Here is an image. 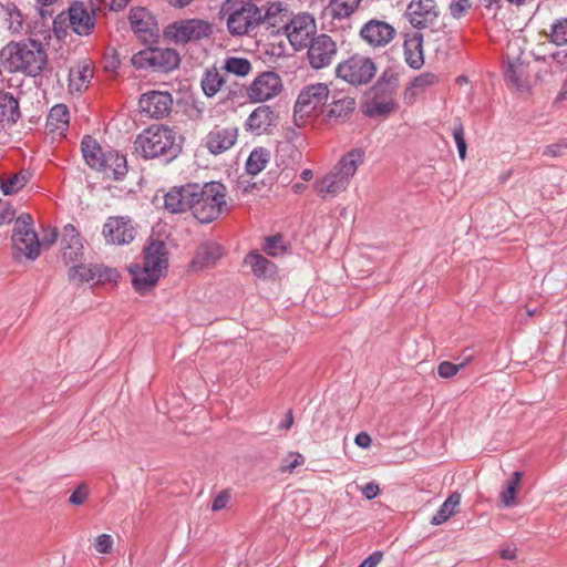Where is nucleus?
Instances as JSON below:
<instances>
[{
	"mask_svg": "<svg viewBox=\"0 0 567 567\" xmlns=\"http://www.w3.org/2000/svg\"><path fill=\"white\" fill-rule=\"evenodd\" d=\"M1 59L8 72L22 73L31 78L40 75L48 63L44 47L33 39L8 43L1 50Z\"/></svg>",
	"mask_w": 567,
	"mask_h": 567,
	"instance_id": "f257e3e1",
	"label": "nucleus"
},
{
	"mask_svg": "<svg viewBox=\"0 0 567 567\" xmlns=\"http://www.w3.org/2000/svg\"><path fill=\"white\" fill-rule=\"evenodd\" d=\"M135 153L145 159L163 158L169 163L182 152L175 131L165 125H151L134 140Z\"/></svg>",
	"mask_w": 567,
	"mask_h": 567,
	"instance_id": "f03ea898",
	"label": "nucleus"
},
{
	"mask_svg": "<svg viewBox=\"0 0 567 567\" xmlns=\"http://www.w3.org/2000/svg\"><path fill=\"white\" fill-rule=\"evenodd\" d=\"M365 153L362 148H352L340 157L333 168L315 183V190L323 198H333L344 192L358 167L363 164Z\"/></svg>",
	"mask_w": 567,
	"mask_h": 567,
	"instance_id": "7ed1b4c3",
	"label": "nucleus"
},
{
	"mask_svg": "<svg viewBox=\"0 0 567 567\" xmlns=\"http://www.w3.org/2000/svg\"><path fill=\"white\" fill-rule=\"evenodd\" d=\"M192 214L200 224H209L227 209L226 187L220 182L193 183Z\"/></svg>",
	"mask_w": 567,
	"mask_h": 567,
	"instance_id": "20e7f679",
	"label": "nucleus"
},
{
	"mask_svg": "<svg viewBox=\"0 0 567 567\" xmlns=\"http://www.w3.org/2000/svg\"><path fill=\"white\" fill-rule=\"evenodd\" d=\"M221 12L227 14V30L234 37L248 35L259 27L260 8L255 2L239 3L226 0Z\"/></svg>",
	"mask_w": 567,
	"mask_h": 567,
	"instance_id": "39448f33",
	"label": "nucleus"
},
{
	"mask_svg": "<svg viewBox=\"0 0 567 567\" xmlns=\"http://www.w3.org/2000/svg\"><path fill=\"white\" fill-rule=\"evenodd\" d=\"M131 61L138 70L169 73L179 66L181 58L174 49L155 47L138 51Z\"/></svg>",
	"mask_w": 567,
	"mask_h": 567,
	"instance_id": "423d86ee",
	"label": "nucleus"
},
{
	"mask_svg": "<svg viewBox=\"0 0 567 567\" xmlns=\"http://www.w3.org/2000/svg\"><path fill=\"white\" fill-rule=\"evenodd\" d=\"M12 247L14 258L24 256L34 260L40 255V240L33 229V218L30 214H21L14 221L12 229Z\"/></svg>",
	"mask_w": 567,
	"mask_h": 567,
	"instance_id": "0eeeda50",
	"label": "nucleus"
},
{
	"mask_svg": "<svg viewBox=\"0 0 567 567\" xmlns=\"http://www.w3.org/2000/svg\"><path fill=\"white\" fill-rule=\"evenodd\" d=\"M375 71L372 59L360 54L348 58L336 68L337 76L352 85L368 84L375 75Z\"/></svg>",
	"mask_w": 567,
	"mask_h": 567,
	"instance_id": "6e6552de",
	"label": "nucleus"
},
{
	"mask_svg": "<svg viewBox=\"0 0 567 567\" xmlns=\"http://www.w3.org/2000/svg\"><path fill=\"white\" fill-rule=\"evenodd\" d=\"M164 33L175 43L186 44L209 38L213 33V27L202 19H187L168 24Z\"/></svg>",
	"mask_w": 567,
	"mask_h": 567,
	"instance_id": "1a4fd4ad",
	"label": "nucleus"
},
{
	"mask_svg": "<svg viewBox=\"0 0 567 567\" xmlns=\"http://www.w3.org/2000/svg\"><path fill=\"white\" fill-rule=\"evenodd\" d=\"M137 234L133 219L128 216H110L103 225L102 235L109 245L131 244Z\"/></svg>",
	"mask_w": 567,
	"mask_h": 567,
	"instance_id": "9d476101",
	"label": "nucleus"
},
{
	"mask_svg": "<svg viewBox=\"0 0 567 567\" xmlns=\"http://www.w3.org/2000/svg\"><path fill=\"white\" fill-rule=\"evenodd\" d=\"M307 47L309 64L316 70L329 66L337 55L336 42L324 33L312 37Z\"/></svg>",
	"mask_w": 567,
	"mask_h": 567,
	"instance_id": "9b49d317",
	"label": "nucleus"
},
{
	"mask_svg": "<svg viewBox=\"0 0 567 567\" xmlns=\"http://www.w3.org/2000/svg\"><path fill=\"white\" fill-rule=\"evenodd\" d=\"M173 106V97L166 91H148L141 95L138 100V107L142 115L148 118H164L166 117Z\"/></svg>",
	"mask_w": 567,
	"mask_h": 567,
	"instance_id": "f8f14e48",
	"label": "nucleus"
},
{
	"mask_svg": "<svg viewBox=\"0 0 567 567\" xmlns=\"http://www.w3.org/2000/svg\"><path fill=\"white\" fill-rule=\"evenodd\" d=\"M329 87L324 83H315L305 86L295 103V113L306 115L322 109L329 99Z\"/></svg>",
	"mask_w": 567,
	"mask_h": 567,
	"instance_id": "ddd939ff",
	"label": "nucleus"
},
{
	"mask_svg": "<svg viewBox=\"0 0 567 567\" xmlns=\"http://www.w3.org/2000/svg\"><path fill=\"white\" fill-rule=\"evenodd\" d=\"M360 38L371 48H384L396 35L393 25L386 21L371 19L367 21L360 29Z\"/></svg>",
	"mask_w": 567,
	"mask_h": 567,
	"instance_id": "4468645a",
	"label": "nucleus"
},
{
	"mask_svg": "<svg viewBox=\"0 0 567 567\" xmlns=\"http://www.w3.org/2000/svg\"><path fill=\"white\" fill-rule=\"evenodd\" d=\"M282 82L274 71L260 73L248 89V97L254 102H266L280 93Z\"/></svg>",
	"mask_w": 567,
	"mask_h": 567,
	"instance_id": "2eb2a0df",
	"label": "nucleus"
},
{
	"mask_svg": "<svg viewBox=\"0 0 567 567\" xmlns=\"http://www.w3.org/2000/svg\"><path fill=\"white\" fill-rule=\"evenodd\" d=\"M315 31V19L309 13L297 14L285 25V33L296 48L307 47Z\"/></svg>",
	"mask_w": 567,
	"mask_h": 567,
	"instance_id": "dca6fc26",
	"label": "nucleus"
},
{
	"mask_svg": "<svg viewBox=\"0 0 567 567\" xmlns=\"http://www.w3.org/2000/svg\"><path fill=\"white\" fill-rule=\"evenodd\" d=\"M405 17L416 29H424L433 24L439 17L435 0H411L408 4Z\"/></svg>",
	"mask_w": 567,
	"mask_h": 567,
	"instance_id": "f3484780",
	"label": "nucleus"
},
{
	"mask_svg": "<svg viewBox=\"0 0 567 567\" xmlns=\"http://www.w3.org/2000/svg\"><path fill=\"white\" fill-rule=\"evenodd\" d=\"M278 113L269 105L256 107L245 122L246 131L255 134H270L278 124Z\"/></svg>",
	"mask_w": 567,
	"mask_h": 567,
	"instance_id": "a211bd4d",
	"label": "nucleus"
},
{
	"mask_svg": "<svg viewBox=\"0 0 567 567\" xmlns=\"http://www.w3.org/2000/svg\"><path fill=\"white\" fill-rule=\"evenodd\" d=\"M69 20L72 30L79 35H89L95 27V11L81 1H74L69 8Z\"/></svg>",
	"mask_w": 567,
	"mask_h": 567,
	"instance_id": "6ab92c4d",
	"label": "nucleus"
},
{
	"mask_svg": "<svg viewBox=\"0 0 567 567\" xmlns=\"http://www.w3.org/2000/svg\"><path fill=\"white\" fill-rule=\"evenodd\" d=\"M193 183L175 186L164 196V208L171 214L192 212Z\"/></svg>",
	"mask_w": 567,
	"mask_h": 567,
	"instance_id": "aec40b11",
	"label": "nucleus"
},
{
	"mask_svg": "<svg viewBox=\"0 0 567 567\" xmlns=\"http://www.w3.org/2000/svg\"><path fill=\"white\" fill-rule=\"evenodd\" d=\"M238 130L234 126L215 127L206 136V147L214 155L229 150L237 141Z\"/></svg>",
	"mask_w": 567,
	"mask_h": 567,
	"instance_id": "412c9836",
	"label": "nucleus"
},
{
	"mask_svg": "<svg viewBox=\"0 0 567 567\" xmlns=\"http://www.w3.org/2000/svg\"><path fill=\"white\" fill-rule=\"evenodd\" d=\"M128 20L133 32L144 42L150 41L155 35L156 22L145 8L131 9Z\"/></svg>",
	"mask_w": 567,
	"mask_h": 567,
	"instance_id": "4be33fe9",
	"label": "nucleus"
},
{
	"mask_svg": "<svg viewBox=\"0 0 567 567\" xmlns=\"http://www.w3.org/2000/svg\"><path fill=\"white\" fill-rule=\"evenodd\" d=\"M439 83L440 76L434 72L426 71L414 76L403 91L404 103L408 105L414 104L420 95H423L427 90Z\"/></svg>",
	"mask_w": 567,
	"mask_h": 567,
	"instance_id": "5701e85b",
	"label": "nucleus"
},
{
	"mask_svg": "<svg viewBox=\"0 0 567 567\" xmlns=\"http://www.w3.org/2000/svg\"><path fill=\"white\" fill-rule=\"evenodd\" d=\"M143 266L164 275L168 268V254L162 240H152L144 248Z\"/></svg>",
	"mask_w": 567,
	"mask_h": 567,
	"instance_id": "b1692460",
	"label": "nucleus"
},
{
	"mask_svg": "<svg viewBox=\"0 0 567 567\" xmlns=\"http://www.w3.org/2000/svg\"><path fill=\"white\" fill-rule=\"evenodd\" d=\"M286 9L281 2H268L267 7L260 8L259 27L265 25L271 34H277L287 24Z\"/></svg>",
	"mask_w": 567,
	"mask_h": 567,
	"instance_id": "393cba45",
	"label": "nucleus"
},
{
	"mask_svg": "<svg viewBox=\"0 0 567 567\" xmlns=\"http://www.w3.org/2000/svg\"><path fill=\"white\" fill-rule=\"evenodd\" d=\"M405 63L413 70L424 65L423 34L419 31L406 34L403 43Z\"/></svg>",
	"mask_w": 567,
	"mask_h": 567,
	"instance_id": "a878e982",
	"label": "nucleus"
},
{
	"mask_svg": "<svg viewBox=\"0 0 567 567\" xmlns=\"http://www.w3.org/2000/svg\"><path fill=\"white\" fill-rule=\"evenodd\" d=\"M223 247L216 243L202 244L192 259L190 267L193 270H203L213 267L223 256Z\"/></svg>",
	"mask_w": 567,
	"mask_h": 567,
	"instance_id": "bb28decb",
	"label": "nucleus"
},
{
	"mask_svg": "<svg viewBox=\"0 0 567 567\" xmlns=\"http://www.w3.org/2000/svg\"><path fill=\"white\" fill-rule=\"evenodd\" d=\"M101 164L102 165L95 169L114 181H121L127 173L126 157L116 151L111 150L105 152Z\"/></svg>",
	"mask_w": 567,
	"mask_h": 567,
	"instance_id": "cd10ccee",
	"label": "nucleus"
},
{
	"mask_svg": "<svg viewBox=\"0 0 567 567\" xmlns=\"http://www.w3.org/2000/svg\"><path fill=\"white\" fill-rule=\"evenodd\" d=\"M399 89V74L395 70L386 68L371 87L372 96L393 99Z\"/></svg>",
	"mask_w": 567,
	"mask_h": 567,
	"instance_id": "c85d7f7f",
	"label": "nucleus"
},
{
	"mask_svg": "<svg viewBox=\"0 0 567 567\" xmlns=\"http://www.w3.org/2000/svg\"><path fill=\"white\" fill-rule=\"evenodd\" d=\"M134 289L141 295L151 290L163 276L145 266L133 265L130 267Z\"/></svg>",
	"mask_w": 567,
	"mask_h": 567,
	"instance_id": "c756f323",
	"label": "nucleus"
},
{
	"mask_svg": "<svg viewBox=\"0 0 567 567\" xmlns=\"http://www.w3.org/2000/svg\"><path fill=\"white\" fill-rule=\"evenodd\" d=\"M244 264L249 266L252 274L261 279L271 278L277 272V266L257 250L250 251L245 257Z\"/></svg>",
	"mask_w": 567,
	"mask_h": 567,
	"instance_id": "7c9ffc66",
	"label": "nucleus"
},
{
	"mask_svg": "<svg viewBox=\"0 0 567 567\" xmlns=\"http://www.w3.org/2000/svg\"><path fill=\"white\" fill-rule=\"evenodd\" d=\"M21 117L19 100L11 92H0V121L12 126Z\"/></svg>",
	"mask_w": 567,
	"mask_h": 567,
	"instance_id": "2f4dec72",
	"label": "nucleus"
},
{
	"mask_svg": "<svg viewBox=\"0 0 567 567\" xmlns=\"http://www.w3.org/2000/svg\"><path fill=\"white\" fill-rule=\"evenodd\" d=\"M399 107L393 99L371 96L364 106V115L368 117H386Z\"/></svg>",
	"mask_w": 567,
	"mask_h": 567,
	"instance_id": "473e14b6",
	"label": "nucleus"
},
{
	"mask_svg": "<svg viewBox=\"0 0 567 567\" xmlns=\"http://www.w3.org/2000/svg\"><path fill=\"white\" fill-rule=\"evenodd\" d=\"M355 109V100L350 96L333 97L327 111V117L336 122L346 121Z\"/></svg>",
	"mask_w": 567,
	"mask_h": 567,
	"instance_id": "72a5a7b5",
	"label": "nucleus"
},
{
	"mask_svg": "<svg viewBox=\"0 0 567 567\" xmlns=\"http://www.w3.org/2000/svg\"><path fill=\"white\" fill-rule=\"evenodd\" d=\"M81 150L85 163L91 168L95 169L102 165L101 161H103L105 152L102 151L101 146L94 138L89 135L84 136L81 142Z\"/></svg>",
	"mask_w": 567,
	"mask_h": 567,
	"instance_id": "f704fd0d",
	"label": "nucleus"
},
{
	"mask_svg": "<svg viewBox=\"0 0 567 567\" xmlns=\"http://www.w3.org/2000/svg\"><path fill=\"white\" fill-rule=\"evenodd\" d=\"M461 503V495L458 493H452L440 506L437 512L431 519L432 525H441L447 522L456 512Z\"/></svg>",
	"mask_w": 567,
	"mask_h": 567,
	"instance_id": "c9c22d12",
	"label": "nucleus"
},
{
	"mask_svg": "<svg viewBox=\"0 0 567 567\" xmlns=\"http://www.w3.org/2000/svg\"><path fill=\"white\" fill-rule=\"evenodd\" d=\"M70 121V113L65 104H55L51 107L47 124L51 132H63L68 128Z\"/></svg>",
	"mask_w": 567,
	"mask_h": 567,
	"instance_id": "e433bc0d",
	"label": "nucleus"
},
{
	"mask_svg": "<svg viewBox=\"0 0 567 567\" xmlns=\"http://www.w3.org/2000/svg\"><path fill=\"white\" fill-rule=\"evenodd\" d=\"M269 159L270 153L267 148H254L246 161V172L251 176L259 174L266 167Z\"/></svg>",
	"mask_w": 567,
	"mask_h": 567,
	"instance_id": "4c0bfd02",
	"label": "nucleus"
},
{
	"mask_svg": "<svg viewBox=\"0 0 567 567\" xmlns=\"http://www.w3.org/2000/svg\"><path fill=\"white\" fill-rule=\"evenodd\" d=\"M68 276L70 281L95 282L96 264H83L81 261L70 267Z\"/></svg>",
	"mask_w": 567,
	"mask_h": 567,
	"instance_id": "58836bf2",
	"label": "nucleus"
},
{
	"mask_svg": "<svg viewBox=\"0 0 567 567\" xmlns=\"http://www.w3.org/2000/svg\"><path fill=\"white\" fill-rule=\"evenodd\" d=\"M361 0H330L329 9L333 19L342 20L351 17L360 6Z\"/></svg>",
	"mask_w": 567,
	"mask_h": 567,
	"instance_id": "ea45409f",
	"label": "nucleus"
},
{
	"mask_svg": "<svg viewBox=\"0 0 567 567\" xmlns=\"http://www.w3.org/2000/svg\"><path fill=\"white\" fill-rule=\"evenodd\" d=\"M92 76L93 71L89 64L71 69L69 73L70 87L75 91H82L87 86Z\"/></svg>",
	"mask_w": 567,
	"mask_h": 567,
	"instance_id": "a19ab883",
	"label": "nucleus"
},
{
	"mask_svg": "<svg viewBox=\"0 0 567 567\" xmlns=\"http://www.w3.org/2000/svg\"><path fill=\"white\" fill-rule=\"evenodd\" d=\"M223 82L224 79L216 69L207 70L200 81L204 94L213 97L220 90Z\"/></svg>",
	"mask_w": 567,
	"mask_h": 567,
	"instance_id": "79ce46f5",
	"label": "nucleus"
},
{
	"mask_svg": "<svg viewBox=\"0 0 567 567\" xmlns=\"http://www.w3.org/2000/svg\"><path fill=\"white\" fill-rule=\"evenodd\" d=\"M548 39L556 45L567 44V18L560 17L555 19L550 24V32Z\"/></svg>",
	"mask_w": 567,
	"mask_h": 567,
	"instance_id": "37998d69",
	"label": "nucleus"
},
{
	"mask_svg": "<svg viewBox=\"0 0 567 567\" xmlns=\"http://www.w3.org/2000/svg\"><path fill=\"white\" fill-rule=\"evenodd\" d=\"M524 74H525L524 65L522 62H519V60L508 62V64L504 71L505 80L508 83L516 86L517 89H522L525 86Z\"/></svg>",
	"mask_w": 567,
	"mask_h": 567,
	"instance_id": "c03bdc74",
	"label": "nucleus"
},
{
	"mask_svg": "<svg viewBox=\"0 0 567 567\" xmlns=\"http://www.w3.org/2000/svg\"><path fill=\"white\" fill-rule=\"evenodd\" d=\"M224 69L228 73L246 76L251 71V63L246 58L230 56L225 60Z\"/></svg>",
	"mask_w": 567,
	"mask_h": 567,
	"instance_id": "a18cd8bd",
	"label": "nucleus"
},
{
	"mask_svg": "<svg viewBox=\"0 0 567 567\" xmlns=\"http://www.w3.org/2000/svg\"><path fill=\"white\" fill-rule=\"evenodd\" d=\"M27 182L28 179L24 175L16 174L6 179H1L0 189L4 195H12L22 189Z\"/></svg>",
	"mask_w": 567,
	"mask_h": 567,
	"instance_id": "49530a36",
	"label": "nucleus"
},
{
	"mask_svg": "<svg viewBox=\"0 0 567 567\" xmlns=\"http://www.w3.org/2000/svg\"><path fill=\"white\" fill-rule=\"evenodd\" d=\"M83 241L76 245H69L62 248V258L66 265L73 266L82 261L83 259Z\"/></svg>",
	"mask_w": 567,
	"mask_h": 567,
	"instance_id": "de8ad7c7",
	"label": "nucleus"
},
{
	"mask_svg": "<svg viewBox=\"0 0 567 567\" xmlns=\"http://www.w3.org/2000/svg\"><path fill=\"white\" fill-rule=\"evenodd\" d=\"M8 29L12 33H20L23 27V18L21 11L14 4L6 7Z\"/></svg>",
	"mask_w": 567,
	"mask_h": 567,
	"instance_id": "09e8293b",
	"label": "nucleus"
},
{
	"mask_svg": "<svg viewBox=\"0 0 567 567\" xmlns=\"http://www.w3.org/2000/svg\"><path fill=\"white\" fill-rule=\"evenodd\" d=\"M264 251L272 257H277L286 250L282 237L280 235L269 236L265 239Z\"/></svg>",
	"mask_w": 567,
	"mask_h": 567,
	"instance_id": "8fccbe9b",
	"label": "nucleus"
},
{
	"mask_svg": "<svg viewBox=\"0 0 567 567\" xmlns=\"http://www.w3.org/2000/svg\"><path fill=\"white\" fill-rule=\"evenodd\" d=\"M120 277V272L115 268L96 264L95 284H116Z\"/></svg>",
	"mask_w": 567,
	"mask_h": 567,
	"instance_id": "3c124183",
	"label": "nucleus"
},
{
	"mask_svg": "<svg viewBox=\"0 0 567 567\" xmlns=\"http://www.w3.org/2000/svg\"><path fill=\"white\" fill-rule=\"evenodd\" d=\"M471 357H468L464 362L460 364L452 363L450 361H442L437 367V374L443 379L453 378L461 371L468 361H471Z\"/></svg>",
	"mask_w": 567,
	"mask_h": 567,
	"instance_id": "603ef678",
	"label": "nucleus"
},
{
	"mask_svg": "<svg viewBox=\"0 0 567 567\" xmlns=\"http://www.w3.org/2000/svg\"><path fill=\"white\" fill-rule=\"evenodd\" d=\"M472 0H451L449 12L452 18L460 20L472 9Z\"/></svg>",
	"mask_w": 567,
	"mask_h": 567,
	"instance_id": "864d4df0",
	"label": "nucleus"
},
{
	"mask_svg": "<svg viewBox=\"0 0 567 567\" xmlns=\"http://www.w3.org/2000/svg\"><path fill=\"white\" fill-rule=\"evenodd\" d=\"M452 133L457 147L458 156L461 159H464L466 157L467 145L464 137V127L461 122L454 124Z\"/></svg>",
	"mask_w": 567,
	"mask_h": 567,
	"instance_id": "5fc2aeb1",
	"label": "nucleus"
},
{
	"mask_svg": "<svg viewBox=\"0 0 567 567\" xmlns=\"http://www.w3.org/2000/svg\"><path fill=\"white\" fill-rule=\"evenodd\" d=\"M80 241H82V237L75 226L72 224L65 225L62 230L61 248L69 245H76Z\"/></svg>",
	"mask_w": 567,
	"mask_h": 567,
	"instance_id": "6e6d98bb",
	"label": "nucleus"
},
{
	"mask_svg": "<svg viewBox=\"0 0 567 567\" xmlns=\"http://www.w3.org/2000/svg\"><path fill=\"white\" fill-rule=\"evenodd\" d=\"M305 457L298 452H290L282 461L280 470L282 472H291L297 466L303 464Z\"/></svg>",
	"mask_w": 567,
	"mask_h": 567,
	"instance_id": "4d7b16f0",
	"label": "nucleus"
},
{
	"mask_svg": "<svg viewBox=\"0 0 567 567\" xmlns=\"http://www.w3.org/2000/svg\"><path fill=\"white\" fill-rule=\"evenodd\" d=\"M113 539L109 534H101L94 542V549L100 554H109L112 551Z\"/></svg>",
	"mask_w": 567,
	"mask_h": 567,
	"instance_id": "13d9d810",
	"label": "nucleus"
},
{
	"mask_svg": "<svg viewBox=\"0 0 567 567\" xmlns=\"http://www.w3.org/2000/svg\"><path fill=\"white\" fill-rule=\"evenodd\" d=\"M567 150V138L560 140L557 143L549 144L544 150V155L557 157Z\"/></svg>",
	"mask_w": 567,
	"mask_h": 567,
	"instance_id": "bf43d9fd",
	"label": "nucleus"
},
{
	"mask_svg": "<svg viewBox=\"0 0 567 567\" xmlns=\"http://www.w3.org/2000/svg\"><path fill=\"white\" fill-rule=\"evenodd\" d=\"M551 65L558 71L567 70V50L556 51L550 54Z\"/></svg>",
	"mask_w": 567,
	"mask_h": 567,
	"instance_id": "052dcab7",
	"label": "nucleus"
},
{
	"mask_svg": "<svg viewBox=\"0 0 567 567\" xmlns=\"http://www.w3.org/2000/svg\"><path fill=\"white\" fill-rule=\"evenodd\" d=\"M89 496V491L85 485H79L70 495L69 503L72 505H82Z\"/></svg>",
	"mask_w": 567,
	"mask_h": 567,
	"instance_id": "680f3d73",
	"label": "nucleus"
},
{
	"mask_svg": "<svg viewBox=\"0 0 567 567\" xmlns=\"http://www.w3.org/2000/svg\"><path fill=\"white\" fill-rule=\"evenodd\" d=\"M515 483H507L506 489L501 493V502L504 507H511L515 503Z\"/></svg>",
	"mask_w": 567,
	"mask_h": 567,
	"instance_id": "e2e57ef3",
	"label": "nucleus"
},
{
	"mask_svg": "<svg viewBox=\"0 0 567 567\" xmlns=\"http://www.w3.org/2000/svg\"><path fill=\"white\" fill-rule=\"evenodd\" d=\"M230 499V493L228 491H221L213 501L212 509L214 512L221 511L227 507Z\"/></svg>",
	"mask_w": 567,
	"mask_h": 567,
	"instance_id": "0e129e2a",
	"label": "nucleus"
},
{
	"mask_svg": "<svg viewBox=\"0 0 567 567\" xmlns=\"http://www.w3.org/2000/svg\"><path fill=\"white\" fill-rule=\"evenodd\" d=\"M383 558V553L381 550L373 551L369 557H367L358 567H377Z\"/></svg>",
	"mask_w": 567,
	"mask_h": 567,
	"instance_id": "69168bd1",
	"label": "nucleus"
},
{
	"mask_svg": "<svg viewBox=\"0 0 567 567\" xmlns=\"http://www.w3.org/2000/svg\"><path fill=\"white\" fill-rule=\"evenodd\" d=\"M363 496L367 498V499H373L375 498L379 493H380V488H379V485L375 484V483H367L362 489H361Z\"/></svg>",
	"mask_w": 567,
	"mask_h": 567,
	"instance_id": "338daca9",
	"label": "nucleus"
},
{
	"mask_svg": "<svg viewBox=\"0 0 567 567\" xmlns=\"http://www.w3.org/2000/svg\"><path fill=\"white\" fill-rule=\"evenodd\" d=\"M14 217V210L8 204L0 206V225L9 223Z\"/></svg>",
	"mask_w": 567,
	"mask_h": 567,
	"instance_id": "774afa93",
	"label": "nucleus"
}]
</instances>
